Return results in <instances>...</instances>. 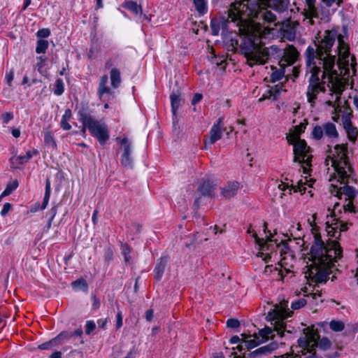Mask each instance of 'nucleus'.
<instances>
[{
	"label": "nucleus",
	"mask_w": 358,
	"mask_h": 358,
	"mask_svg": "<svg viewBox=\"0 0 358 358\" xmlns=\"http://www.w3.org/2000/svg\"><path fill=\"white\" fill-rule=\"evenodd\" d=\"M269 33V29L258 24L248 27L241 43V49L250 66L264 64L269 59L271 54L275 51V48L273 46L265 48L261 45V38Z\"/></svg>",
	"instance_id": "nucleus-4"
},
{
	"label": "nucleus",
	"mask_w": 358,
	"mask_h": 358,
	"mask_svg": "<svg viewBox=\"0 0 358 358\" xmlns=\"http://www.w3.org/2000/svg\"><path fill=\"white\" fill-rule=\"evenodd\" d=\"M307 182H308L307 179H305L304 182L302 180H300L297 182V185H295V186H294L293 185H292V188L289 189V193L291 194L292 189H294V192H301V194H304L306 192V189L304 185L306 184Z\"/></svg>",
	"instance_id": "nucleus-36"
},
{
	"label": "nucleus",
	"mask_w": 358,
	"mask_h": 358,
	"mask_svg": "<svg viewBox=\"0 0 358 358\" xmlns=\"http://www.w3.org/2000/svg\"><path fill=\"white\" fill-rule=\"evenodd\" d=\"M50 196V182L49 179L46 180L45 184V192L43 198V205L41 209H45L48 203V201Z\"/></svg>",
	"instance_id": "nucleus-35"
},
{
	"label": "nucleus",
	"mask_w": 358,
	"mask_h": 358,
	"mask_svg": "<svg viewBox=\"0 0 358 358\" xmlns=\"http://www.w3.org/2000/svg\"><path fill=\"white\" fill-rule=\"evenodd\" d=\"M55 87L54 93L56 95H61L64 92V83L62 79L56 80Z\"/></svg>",
	"instance_id": "nucleus-44"
},
{
	"label": "nucleus",
	"mask_w": 358,
	"mask_h": 358,
	"mask_svg": "<svg viewBox=\"0 0 358 358\" xmlns=\"http://www.w3.org/2000/svg\"><path fill=\"white\" fill-rule=\"evenodd\" d=\"M270 8L274 9L279 13L285 12L289 3V0H260Z\"/></svg>",
	"instance_id": "nucleus-21"
},
{
	"label": "nucleus",
	"mask_w": 358,
	"mask_h": 358,
	"mask_svg": "<svg viewBox=\"0 0 358 358\" xmlns=\"http://www.w3.org/2000/svg\"><path fill=\"white\" fill-rule=\"evenodd\" d=\"M306 126L300 124L294 127V130L287 136V140L289 143H293L299 138L300 134L304 131Z\"/></svg>",
	"instance_id": "nucleus-29"
},
{
	"label": "nucleus",
	"mask_w": 358,
	"mask_h": 358,
	"mask_svg": "<svg viewBox=\"0 0 358 358\" xmlns=\"http://www.w3.org/2000/svg\"><path fill=\"white\" fill-rule=\"evenodd\" d=\"M69 334V336H66L64 338V340L69 339L72 336H80L83 334V330L81 328H79L74 331L73 332H68Z\"/></svg>",
	"instance_id": "nucleus-55"
},
{
	"label": "nucleus",
	"mask_w": 358,
	"mask_h": 358,
	"mask_svg": "<svg viewBox=\"0 0 358 358\" xmlns=\"http://www.w3.org/2000/svg\"><path fill=\"white\" fill-rule=\"evenodd\" d=\"M249 0H234L230 4L228 10L227 21L236 22L246 20L252 13L248 7Z\"/></svg>",
	"instance_id": "nucleus-10"
},
{
	"label": "nucleus",
	"mask_w": 358,
	"mask_h": 358,
	"mask_svg": "<svg viewBox=\"0 0 358 358\" xmlns=\"http://www.w3.org/2000/svg\"><path fill=\"white\" fill-rule=\"evenodd\" d=\"M338 178H335V175L331 176L329 181L331 182L330 192L332 194L341 198L342 194H345L348 200H352L357 195L355 189L351 187L346 185L348 182L341 183L337 182Z\"/></svg>",
	"instance_id": "nucleus-12"
},
{
	"label": "nucleus",
	"mask_w": 358,
	"mask_h": 358,
	"mask_svg": "<svg viewBox=\"0 0 358 358\" xmlns=\"http://www.w3.org/2000/svg\"><path fill=\"white\" fill-rule=\"evenodd\" d=\"M202 94L196 93L194 95L193 99L192 100V104L195 105L199 103L202 99Z\"/></svg>",
	"instance_id": "nucleus-58"
},
{
	"label": "nucleus",
	"mask_w": 358,
	"mask_h": 358,
	"mask_svg": "<svg viewBox=\"0 0 358 358\" xmlns=\"http://www.w3.org/2000/svg\"><path fill=\"white\" fill-rule=\"evenodd\" d=\"M306 303V301L304 299H299L294 301L292 302L291 307L294 310L299 309L300 308L304 306Z\"/></svg>",
	"instance_id": "nucleus-47"
},
{
	"label": "nucleus",
	"mask_w": 358,
	"mask_h": 358,
	"mask_svg": "<svg viewBox=\"0 0 358 358\" xmlns=\"http://www.w3.org/2000/svg\"><path fill=\"white\" fill-rule=\"evenodd\" d=\"M71 117V111L69 109H66L62 115L61 120V127L64 130H69L71 128V126L69 124L68 121Z\"/></svg>",
	"instance_id": "nucleus-32"
},
{
	"label": "nucleus",
	"mask_w": 358,
	"mask_h": 358,
	"mask_svg": "<svg viewBox=\"0 0 358 358\" xmlns=\"http://www.w3.org/2000/svg\"><path fill=\"white\" fill-rule=\"evenodd\" d=\"M38 62L36 63V68L37 71L42 75L45 74V71H43L44 63L46 61V59L43 57H37Z\"/></svg>",
	"instance_id": "nucleus-46"
},
{
	"label": "nucleus",
	"mask_w": 358,
	"mask_h": 358,
	"mask_svg": "<svg viewBox=\"0 0 358 358\" xmlns=\"http://www.w3.org/2000/svg\"><path fill=\"white\" fill-rule=\"evenodd\" d=\"M303 3L301 13L303 17V21H306L309 25L315 24L314 18L328 20L330 15L329 11L324 10L322 6H317V0H301Z\"/></svg>",
	"instance_id": "nucleus-8"
},
{
	"label": "nucleus",
	"mask_w": 358,
	"mask_h": 358,
	"mask_svg": "<svg viewBox=\"0 0 358 358\" xmlns=\"http://www.w3.org/2000/svg\"><path fill=\"white\" fill-rule=\"evenodd\" d=\"M278 348V343L276 341L271 343L268 345H264L258 349L250 352L248 354L244 353L243 356L238 355L236 352H232L230 355L231 358H258L268 352H271Z\"/></svg>",
	"instance_id": "nucleus-16"
},
{
	"label": "nucleus",
	"mask_w": 358,
	"mask_h": 358,
	"mask_svg": "<svg viewBox=\"0 0 358 358\" xmlns=\"http://www.w3.org/2000/svg\"><path fill=\"white\" fill-rule=\"evenodd\" d=\"M343 210L345 212L346 211H349V212H352L353 211V206H352V200H349L348 203L347 204H345L343 206Z\"/></svg>",
	"instance_id": "nucleus-59"
},
{
	"label": "nucleus",
	"mask_w": 358,
	"mask_h": 358,
	"mask_svg": "<svg viewBox=\"0 0 358 358\" xmlns=\"http://www.w3.org/2000/svg\"><path fill=\"white\" fill-rule=\"evenodd\" d=\"M253 237L255 238V243L259 245L260 250L257 253V256L262 257V259L264 261L265 263H268L271 261V259L272 258L273 254L272 252H271V253H264V252H268L273 250V245L271 243V242H273V235L270 234L269 236H266V240H264V238H259L256 233L253 234Z\"/></svg>",
	"instance_id": "nucleus-14"
},
{
	"label": "nucleus",
	"mask_w": 358,
	"mask_h": 358,
	"mask_svg": "<svg viewBox=\"0 0 358 358\" xmlns=\"http://www.w3.org/2000/svg\"><path fill=\"white\" fill-rule=\"evenodd\" d=\"M286 265L287 264H285L284 266H281L282 268H283V269H280V270H278L277 268H274L275 271H278V275L280 276V278L282 280H283L284 277L287 274L292 272L290 270V268H286Z\"/></svg>",
	"instance_id": "nucleus-48"
},
{
	"label": "nucleus",
	"mask_w": 358,
	"mask_h": 358,
	"mask_svg": "<svg viewBox=\"0 0 358 358\" xmlns=\"http://www.w3.org/2000/svg\"><path fill=\"white\" fill-rule=\"evenodd\" d=\"M129 253H130L129 247L127 244L122 245V254L124 255V261L126 262H129Z\"/></svg>",
	"instance_id": "nucleus-50"
},
{
	"label": "nucleus",
	"mask_w": 358,
	"mask_h": 358,
	"mask_svg": "<svg viewBox=\"0 0 358 358\" xmlns=\"http://www.w3.org/2000/svg\"><path fill=\"white\" fill-rule=\"evenodd\" d=\"M80 120L85 127H87L90 133L96 136L99 141L103 144L108 139V129L104 123L94 120L90 114L81 112L79 114Z\"/></svg>",
	"instance_id": "nucleus-9"
},
{
	"label": "nucleus",
	"mask_w": 358,
	"mask_h": 358,
	"mask_svg": "<svg viewBox=\"0 0 358 358\" xmlns=\"http://www.w3.org/2000/svg\"><path fill=\"white\" fill-rule=\"evenodd\" d=\"M329 327L334 331H341L344 329L345 324L342 321L332 320L329 323Z\"/></svg>",
	"instance_id": "nucleus-39"
},
{
	"label": "nucleus",
	"mask_w": 358,
	"mask_h": 358,
	"mask_svg": "<svg viewBox=\"0 0 358 358\" xmlns=\"http://www.w3.org/2000/svg\"><path fill=\"white\" fill-rule=\"evenodd\" d=\"M108 76L103 75L101 77L99 83L97 94L102 101H108L114 97L113 91L108 87Z\"/></svg>",
	"instance_id": "nucleus-18"
},
{
	"label": "nucleus",
	"mask_w": 358,
	"mask_h": 358,
	"mask_svg": "<svg viewBox=\"0 0 358 358\" xmlns=\"http://www.w3.org/2000/svg\"><path fill=\"white\" fill-rule=\"evenodd\" d=\"M326 231L329 236L338 238L341 232L348 230L349 223L340 220L339 218H334L331 223L327 221L326 223Z\"/></svg>",
	"instance_id": "nucleus-15"
},
{
	"label": "nucleus",
	"mask_w": 358,
	"mask_h": 358,
	"mask_svg": "<svg viewBox=\"0 0 358 358\" xmlns=\"http://www.w3.org/2000/svg\"><path fill=\"white\" fill-rule=\"evenodd\" d=\"M331 84H329V88L331 92V99L328 100L326 103L334 108V112L332 119L334 122H338L341 117L342 124L351 122L352 110L345 101L342 105L341 95L345 90L347 81H341L337 77L333 76L331 77Z\"/></svg>",
	"instance_id": "nucleus-5"
},
{
	"label": "nucleus",
	"mask_w": 358,
	"mask_h": 358,
	"mask_svg": "<svg viewBox=\"0 0 358 358\" xmlns=\"http://www.w3.org/2000/svg\"><path fill=\"white\" fill-rule=\"evenodd\" d=\"M145 318L148 321H151L153 318V310L149 309L145 313Z\"/></svg>",
	"instance_id": "nucleus-63"
},
{
	"label": "nucleus",
	"mask_w": 358,
	"mask_h": 358,
	"mask_svg": "<svg viewBox=\"0 0 358 358\" xmlns=\"http://www.w3.org/2000/svg\"><path fill=\"white\" fill-rule=\"evenodd\" d=\"M48 48V42L46 40H38L37 42L36 52L38 54L45 52Z\"/></svg>",
	"instance_id": "nucleus-38"
},
{
	"label": "nucleus",
	"mask_w": 358,
	"mask_h": 358,
	"mask_svg": "<svg viewBox=\"0 0 358 358\" xmlns=\"http://www.w3.org/2000/svg\"><path fill=\"white\" fill-rule=\"evenodd\" d=\"M298 55L296 49L292 45H289L284 50L283 59H281L280 63L285 64V66L291 65L296 60Z\"/></svg>",
	"instance_id": "nucleus-23"
},
{
	"label": "nucleus",
	"mask_w": 358,
	"mask_h": 358,
	"mask_svg": "<svg viewBox=\"0 0 358 358\" xmlns=\"http://www.w3.org/2000/svg\"><path fill=\"white\" fill-rule=\"evenodd\" d=\"M2 120L3 122L7 124L9 121H10L13 118V115L11 113H5L2 114Z\"/></svg>",
	"instance_id": "nucleus-56"
},
{
	"label": "nucleus",
	"mask_w": 358,
	"mask_h": 358,
	"mask_svg": "<svg viewBox=\"0 0 358 358\" xmlns=\"http://www.w3.org/2000/svg\"><path fill=\"white\" fill-rule=\"evenodd\" d=\"M240 189V184L237 181L228 182L221 190V195L225 199H231L235 196Z\"/></svg>",
	"instance_id": "nucleus-20"
},
{
	"label": "nucleus",
	"mask_w": 358,
	"mask_h": 358,
	"mask_svg": "<svg viewBox=\"0 0 358 358\" xmlns=\"http://www.w3.org/2000/svg\"><path fill=\"white\" fill-rule=\"evenodd\" d=\"M126 8L136 14L141 11L140 6H138L136 2L134 1L127 2L126 3Z\"/></svg>",
	"instance_id": "nucleus-45"
},
{
	"label": "nucleus",
	"mask_w": 358,
	"mask_h": 358,
	"mask_svg": "<svg viewBox=\"0 0 358 358\" xmlns=\"http://www.w3.org/2000/svg\"><path fill=\"white\" fill-rule=\"evenodd\" d=\"M257 17L263 20L265 23L271 24L274 26H276L280 23L276 15L267 8H260L257 13Z\"/></svg>",
	"instance_id": "nucleus-19"
},
{
	"label": "nucleus",
	"mask_w": 358,
	"mask_h": 358,
	"mask_svg": "<svg viewBox=\"0 0 358 358\" xmlns=\"http://www.w3.org/2000/svg\"><path fill=\"white\" fill-rule=\"evenodd\" d=\"M110 84L113 88H117L121 83V76L120 71L113 68L110 72Z\"/></svg>",
	"instance_id": "nucleus-31"
},
{
	"label": "nucleus",
	"mask_w": 358,
	"mask_h": 358,
	"mask_svg": "<svg viewBox=\"0 0 358 358\" xmlns=\"http://www.w3.org/2000/svg\"><path fill=\"white\" fill-rule=\"evenodd\" d=\"M314 241L308 253L312 262L305 277L315 282H325L332 272L334 262L342 257V248L336 241L325 243L320 234L313 231Z\"/></svg>",
	"instance_id": "nucleus-2"
},
{
	"label": "nucleus",
	"mask_w": 358,
	"mask_h": 358,
	"mask_svg": "<svg viewBox=\"0 0 358 358\" xmlns=\"http://www.w3.org/2000/svg\"><path fill=\"white\" fill-rule=\"evenodd\" d=\"M319 338L318 331L314 328V326L305 328L303 335L298 339V346L296 348H299V350H297V353H301L303 355L309 353V355H313V354H316V347L324 350L330 348L331 342L328 338H322L318 341Z\"/></svg>",
	"instance_id": "nucleus-7"
},
{
	"label": "nucleus",
	"mask_w": 358,
	"mask_h": 358,
	"mask_svg": "<svg viewBox=\"0 0 358 358\" xmlns=\"http://www.w3.org/2000/svg\"><path fill=\"white\" fill-rule=\"evenodd\" d=\"M18 186V182L17 181H13L7 185L6 189L2 192L1 197L6 196L10 194L13 191H14Z\"/></svg>",
	"instance_id": "nucleus-40"
},
{
	"label": "nucleus",
	"mask_w": 358,
	"mask_h": 358,
	"mask_svg": "<svg viewBox=\"0 0 358 358\" xmlns=\"http://www.w3.org/2000/svg\"><path fill=\"white\" fill-rule=\"evenodd\" d=\"M69 333L67 331H63L60 333L56 338L52 339L51 341L42 343L38 346L40 349L42 350H49L52 348L55 347V345L61 343L64 341V338L67 336H69Z\"/></svg>",
	"instance_id": "nucleus-24"
},
{
	"label": "nucleus",
	"mask_w": 358,
	"mask_h": 358,
	"mask_svg": "<svg viewBox=\"0 0 358 358\" xmlns=\"http://www.w3.org/2000/svg\"><path fill=\"white\" fill-rule=\"evenodd\" d=\"M215 184L210 180L204 181L198 188V190L203 196H211L215 191Z\"/></svg>",
	"instance_id": "nucleus-26"
},
{
	"label": "nucleus",
	"mask_w": 358,
	"mask_h": 358,
	"mask_svg": "<svg viewBox=\"0 0 358 358\" xmlns=\"http://www.w3.org/2000/svg\"><path fill=\"white\" fill-rule=\"evenodd\" d=\"M37 154V152L36 150H34V151H27L26 152V155H24V159L25 161H28L29 159H31L32 157V156L34 155H36Z\"/></svg>",
	"instance_id": "nucleus-62"
},
{
	"label": "nucleus",
	"mask_w": 358,
	"mask_h": 358,
	"mask_svg": "<svg viewBox=\"0 0 358 358\" xmlns=\"http://www.w3.org/2000/svg\"><path fill=\"white\" fill-rule=\"evenodd\" d=\"M122 326V316L121 312H118L117 314V322L116 327L120 329Z\"/></svg>",
	"instance_id": "nucleus-60"
},
{
	"label": "nucleus",
	"mask_w": 358,
	"mask_h": 358,
	"mask_svg": "<svg viewBox=\"0 0 358 358\" xmlns=\"http://www.w3.org/2000/svg\"><path fill=\"white\" fill-rule=\"evenodd\" d=\"M348 145L345 143L337 144L334 146V151L328 155L332 166L335 170V178L337 182L341 183L349 182L352 173V169L349 164L348 157Z\"/></svg>",
	"instance_id": "nucleus-6"
},
{
	"label": "nucleus",
	"mask_w": 358,
	"mask_h": 358,
	"mask_svg": "<svg viewBox=\"0 0 358 358\" xmlns=\"http://www.w3.org/2000/svg\"><path fill=\"white\" fill-rule=\"evenodd\" d=\"M343 129H345L348 139L352 142H355L358 136V129L354 127L352 122L343 124Z\"/></svg>",
	"instance_id": "nucleus-27"
},
{
	"label": "nucleus",
	"mask_w": 358,
	"mask_h": 358,
	"mask_svg": "<svg viewBox=\"0 0 358 358\" xmlns=\"http://www.w3.org/2000/svg\"><path fill=\"white\" fill-rule=\"evenodd\" d=\"M273 271H275V269L273 268L272 265H267L264 268V273L266 275H269L273 272Z\"/></svg>",
	"instance_id": "nucleus-64"
},
{
	"label": "nucleus",
	"mask_w": 358,
	"mask_h": 358,
	"mask_svg": "<svg viewBox=\"0 0 358 358\" xmlns=\"http://www.w3.org/2000/svg\"><path fill=\"white\" fill-rule=\"evenodd\" d=\"M14 78V70L10 69L8 72L6 73L5 80L8 86L12 85V82Z\"/></svg>",
	"instance_id": "nucleus-49"
},
{
	"label": "nucleus",
	"mask_w": 358,
	"mask_h": 358,
	"mask_svg": "<svg viewBox=\"0 0 358 358\" xmlns=\"http://www.w3.org/2000/svg\"><path fill=\"white\" fill-rule=\"evenodd\" d=\"M11 209V205L10 203H6L4 205H3V209L1 210V215L2 216H4L6 215L9 211Z\"/></svg>",
	"instance_id": "nucleus-57"
},
{
	"label": "nucleus",
	"mask_w": 358,
	"mask_h": 358,
	"mask_svg": "<svg viewBox=\"0 0 358 358\" xmlns=\"http://www.w3.org/2000/svg\"><path fill=\"white\" fill-rule=\"evenodd\" d=\"M107 319H100L97 321V324L99 328H101L103 329H106V326L107 324Z\"/></svg>",
	"instance_id": "nucleus-61"
},
{
	"label": "nucleus",
	"mask_w": 358,
	"mask_h": 358,
	"mask_svg": "<svg viewBox=\"0 0 358 358\" xmlns=\"http://www.w3.org/2000/svg\"><path fill=\"white\" fill-rule=\"evenodd\" d=\"M313 138L316 140H320L324 136L329 139L334 140L338 137V132L336 125L332 122H325L321 125L315 126L312 131Z\"/></svg>",
	"instance_id": "nucleus-13"
},
{
	"label": "nucleus",
	"mask_w": 358,
	"mask_h": 358,
	"mask_svg": "<svg viewBox=\"0 0 358 358\" xmlns=\"http://www.w3.org/2000/svg\"><path fill=\"white\" fill-rule=\"evenodd\" d=\"M291 144L294 145V162L303 164V172L308 173L307 166H310L311 161V155L308 154L310 148L307 146L306 141L300 138Z\"/></svg>",
	"instance_id": "nucleus-11"
},
{
	"label": "nucleus",
	"mask_w": 358,
	"mask_h": 358,
	"mask_svg": "<svg viewBox=\"0 0 358 358\" xmlns=\"http://www.w3.org/2000/svg\"><path fill=\"white\" fill-rule=\"evenodd\" d=\"M322 1L327 7H331L334 4L339 6L342 3L343 0H322Z\"/></svg>",
	"instance_id": "nucleus-53"
},
{
	"label": "nucleus",
	"mask_w": 358,
	"mask_h": 358,
	"mask_svg": "<svg viewBox=\"0 0 358 358\" xmlns=\"http://www.w3.org/2000/svg\"><path fill=\"white\" fill-rule=\"evenodd\" d=\"M121 146L123 150L122 155H130L131 152V143L127 138H124L121 141Z\"/></svg>",
	"instance_id": "nucleus-34"
},
{
	"label": "nucleus",
	"mask_w": 358,
	"mask_h": 358,
	"mask_svg": "<svg viewBox=\"0 0 358 358\" xmlns=\"http://www.w3.org/2000/svg\"><path fill=\"white\" fill-rule=\"evenodd\" d=\"M24 155L13 156L10 158V163L12 164L14 168H17L19 165L23 164L24 163L27 162V161L24 159Z\"/></svg>",
	"instance_id": "nucleus-42"
},
{
	"label": "nucleus",
	"mask_w": 358,
	"mask_h": 358,
	"mask_svg": "<svg viewBox=\"0 0 358 358\" xmlns=\"http://www.w3.org/2000/svg\"><path fill=\"white\" fill-rule=\"evenodd\" d=\"M96 328V324L93 321H87L85 332L90 334Z\"/></svg>",
	"instance_id": "nucleus-54"
},
{
	"label": "nucleus",
	"mask_w": 358,
	"mask_h": 358,
	"mask_svg": "<svg viewBox=\"0 0 358 358\" xmlns=\"http://www.w3.org/2000/svg\"><path fill=\"white\" fill-rule=\"evenodd\" d=\"M36 35L38 38H47L50 35V31L48 29H42L37 31Z\"/></svg>",
	"instance_id": "nucleus-51"
},
{
	"label": "nucleus",
	"mask_w": 358,
	"mask_h": 358,
	"mask_svg": "<svg viewBox=\"0 0 358 358\" xmlns=\"http://www.w3.org/2000/svg\"><path fill=\"white\" fill-rule=\"evenodd\" d=\"M71 285H72L73 288L76 291H79V290H82L84 292L87 291V288H88L87 284L86 281L83 279H78L77 280L73 281L71 283Z\"/></svg>",
	"instance_id": "nucleus-33"
},
{
	"label": "nucleus",
	"mask_w": 358,
	"mask_h": 358,
	"mask_svg": "<svg viewBox=\"0 0 358 358\" xmlns=\"http://www.w3.org/2000/svg\"><path fill=\"white\" fill-rule=\"evenodd\" d=\"M336 38L338 55L337 65L341 69V73L343 70L344 76H349L350 69H352L353 74L355 73V59L352 56L350 63L349 46L345 37L341 34L337 35L334 31L326 30L323 36L315 41L313 45H309L305 52L306 73L311 74L308 80L309 85L306 91V96L311 106H314L317 94L320 92H325L326 78L328 80V87L329 84H331V76H336L341 81H345V78L340 76L334 69L336 55H332L331 48Z\"/></svg>",
	"instance_id": "nucleus-1"
},
{
	"label": "nucleus",
	"mask_w": 358,
	"mask_h": 358,
	"mask_svg": "<svg viewBox=\"0 0 358 358\" xmlns=\"http://www.w3.org/2000/svg\"><path fill=\"white\" fill-rule=\"evenodd\" d=\"M194 4L196 10L200 13H204L207 11L206 2L205 0H194Z\"/></svg>",
	"instance_id": "nucleus-37"
},
{
	"label": "nucleus",
	"mask_w": 358,
	"mask_h": 358,
	"mask_svg": "<svg viewBox=\"0 0 358 358\" xmlns=\"http://www.w3.org/2000/svg\"><path fill=\"white\" fill-rule=\"evenodd\" d=\"M223 131V117H220L211 127L208 137L204 139L206 147L220 140L222 136Z\"/></svg>",
	"instance_id": "nucleus-17"
},
{
	"label": "nucleus",
	"mask_w": 358,
	"mask_h": 358,
	"mask_svg": "<svg viewBox=\"0 0 358 358\" xmlns=\"http://www.w3.org/2000/svg\"><path fill=\"white\" fill-rule=\"evenodd\" d=\"M44 141L45 145L49 147L55 148L56 146L53 135L50 131H47L45 133Z\"/></svg>",
	"instance_id": "nucleus-41"
},
{
	"label": "nucleus",
	"mask_w": 358,
	"mask_h": 358,
	"mask_svg": "<svg viewBox=\"0 0 358 358\" xmlns=\"http://www.w3.org/2000/svg\"><path fill=\"white\" fill-rule=\"evenodd\" d=\"M275 248L277 250L275 251V254L277 252L280 253V255L282 257L280 259V264L281 266H284L285 264H287L286 262V259L287 257H293L292 252L289 250L288 243L286 241H281L279 244H275Z\"/></svg>",
	"instance_id": "nucleus-22"
},
{
	"label": "nucleus",
	"mask_w": 358,
	"mask_h": 358,
	"mask_svg": "<svg viewBox=\"0 0 358 358\" xmlns=\"http://www.w3.org/2000/svg\"><path fill=\"white\" fill-rule=\"evenodd\" d=\"M285 66V64H280V63L279 69H277V68L271 66L272 72L271 73V80L272 82L278 81L283 77L284 73H285V71H284Z\"/></svg>",
	"instance_id": "nucleus-30"
},
{
	"label": "nucleus",
	"mask_w": 358,
	"mask_h": 358,
	"mask_svg": "<svg viewBox=\"0 0 358 358\" xmlns=\"http://www.w3.org/2000/svg\"><path fill=\"white\" fill-rule=\"evenodd\" d=\"M240 325V322L238 320L236 319H229L227 321V326L228 327H230V328H237Z\"/></svg>",
	"instance_id": "nucleus-52"
},
{
	"label": "nucleus",
	"mask_w": 358,
	"mask_h": 358,
	"mask_svg": "<svg viewBox=\"0 0 358 358\" xmlns=\"http://www.w3.org/2000/svg\"><path fill=\"white\" fill-rule=\"evenodd\" d=\"M121 164L122 166L127 168H131L133 164V159L130 155H121Z\"/></svg>",
	"instance_id": "nucleus-43"
},
{
	"label": "nucleus",
	"mask_w": 358,
	"mask_h": 358,
	"mask_svg": "<svg viewBox=\"0 0 358 358\" xmlns=\"http://www.w3.org/2000/svg\"><path fill=\"white\" fill-rule=\"evenodd\" d=\"M167 259L166 258H160L154 269L155 278L159 280L164 272Z\"/></svg>",
	"instance_id": "nucleus-28"
},
{
	"label": "nucleus",
	"mask_w": 358,
	"mask_h": 358,
	"mask_svg": "<svg viewBox=\"0 0 358 358\" xmlns=\"http://www.w3.org/2000/svg\"><path fill=\"white\" fill-rule=\"evenodd\" d=\"M171 103V109L173 113V127H175L176 124L178 122L177 120V110L180 107L181 98L179 94L176 93H172L170 96Z\"/></svg>",
	"instance_id": "nucleus-25"
},
{
	"label": "nucleus",
	"mask_w": 358,
	"mask_h": 358,
	"mask_svg": "<svg viewBox=\"0 0 358 358\" xmlns=\"http://www.w3.org/2000/svg\"><path fill=\"white\" fill-rule=\"evenodd\" d=\"M288 302L282 301L278 304H275L273 308L268 312L266 318L271 321H274L273 329L271 327H265L259 330L258 334H254V339L244 341L242 344L238 345L236 349L241 352L244 348L248 350L255 348V346L265 343L268 340H274L276 335L282 337L285 332L291 333L290 331L286 330V326L282 322L283 320L290 317L292 311L288 308Z\"/></svg>",
	"instance_id": "nucleus-3"
}]
</instances>
